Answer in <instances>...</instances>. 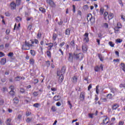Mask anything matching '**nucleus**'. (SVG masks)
<instances>
[{
  "label": "nucleus",
  "instance_id": "obj_34",
  "mask_svg": "<svg viewBox=\"0 0 125 125\" xmlns=\"http://www.w3.org/2000/svg\"><path fill=\"white\" fill-rule=\"evenodd\" d=\"M30 63L32 64V65H34L35 64V61L33 59H31L30 60Z\"/></svg>",
  "mask_w": 125,
  "mask_h": 125
},
{
  "label": "nucleus",
  "instance_id": "obj_40",
  "mask_svg": "<svg viewBox=\"0 0 125 125\" xmlns=\"http://www.w3.org/2000/svg\"><path fill=\"white\" fill-rule=\"evenodd\" d=\"M47 55L48 57H51V52L49 51H47Z\"/></svg>",
  "mask_w": 125,
  "mask_h": 125
},
{
  "label": "nucleus",
  "instance_id": "obj_11",
  "mask_svg": "<svg viewBox=\"0 0 125 125\" xmlns=\"http://www.w3.org/2000/svg\"><path fill=\"white\" fill-rule=\"evenodd\" d=\"M22 49L23 50H29V48H28V45H27L25 43L22 45Z\"/></svg>",
  "mask_w": 125,
  "mask_h": 125
},
{
  "label": "nucleus",
  "instance_id": "obj_20",
  "mask_svg": "<svg viewBox=\"0 0 125 125\" xmlns=\"http://www.w3.org/2000/svg\"><path fill=\"white\" fill-rule=\"evenodd\" d=\"M48 44L49 45H48V50H51V48H52V47H53V43H48Z\"/></svg>",
  "mask_w": 125,
  "mask_h": 125
},
{
  "label": "nucleus",
  "instance_id": "obj_28",
  "mask_svg": "<svg viewBox=\"0 0 125 125\" xmlns=\"http://www.w3.org/2000/svg\"><path fill=\"white\" fill-rule=\"evenodd\" d=\"M30 53H31V55H32V56H35V55L36 54V52H35V50H31Z\"/></svg>",
  "mask_w": 125,
  "mask_h": 125
},
{
  "label": "nucleus",
  "instance_id": "obj_53",
  "mask_svg": "<svg viewBox=\"0 0 125 125\" xmlns=\"http://www.w3.org/2000/svg\"><path fill=\"white\" fill-rule=\"evenodd\" d=\"M4 56V53H2V52H0V58L3 57Z\"/></svg>",
  "mask_w": 125,
  "mask_h": 125
},
{
  "label": "nucleus",
  "instance_id": "obj_31",
  "mask_svg": "<svg viewBox=\"0 0 125 125\" xmlns=\"http://www.w3.org/2000/svg\"><path fill=\"white\" fill-rule=\"evenodd\" d=\"M106 97L108 98V99H112V94H108Z\"/></svg>",
  "mask_w": 125,
  "mask_h": 125
},
{
  "label": "nucleus",
  "instance_id": "obj_59",
  "mask_svg": "<svg viewBox=\"0 0 125 125\" xmlns=\"http://www.w3.org/2000/svg\"><path fill=\"white\" fill-rule=\"evenodd\" d=\"M10 88L11 90L14 91V86L11 85L10 86Z\"/></svg>",
  "mask_w": 125,
  "mask_h": 125
},
{
  "label": "nucleus",
  "instance_id": "obj_60",
  "mask_svg": "<svg viewBox=\"0 0 125 125\" xmlns=\"http://www.w3.org/2000/svg\"><path fill=\"white\" fill-rule=\"evenodd\" d=\"M27 29L28 30H29V31H30V30H31V29H32V25H31V24L29 25L27 27Z\"/></svg>",
  "mask_w": 125,
  "mask_h": 125
},
{
  "label": "nucleus",
  "instance_id": "obj_61",
  "mask_svg": "<svg viewBox=\"0 0 125 125\" xmlns=\"http://www.w3.org/2000/svg\"><path fill=\"white\" fill-rule=\"evenodd\" d=\"M92 87V84H90L88 87V90H90V88Z\"/></svg>",
  "mask_w": 125,
  "mask_h": 125
},
{
  "label": "nucleus",
  "instance_id": "obj_55",
  "mask_svg": "<svg viewBox=\"0 0 125 125\" xmlns=\"http://www.w3.org/2000/svg\"><path fill=\"white\" fill-rule=\"evenodd\" d=\"M101 100L103 102H107V99H106V98H101Z\"/></svg>",
  "mask_w": 125,
  "mask_h": 125
},
{
  "label": "nucleus",
  "instance_id": "obj_29",
  "mask_svg": "<svg viewBox=\"0 0 125 125\" xmlns=\"http://www.w3.org/2000/svg\"><path fill=\"white\" fill-rule=\"evenodd\" d=\"M15 81L16 82H19V81H21V77L20 76H17L15 78Z\"/></svg>",
  "mask_w": 125,
  "mask_h": 125
},
{
  "label": "nucleus",
  "instance_id": "obj_9",
  "mask_svg": "<svg viewBox=\"0 0 125 125\" xmlns=\"http://www.w3.org/2000/svg\"><path fill=\"white\" fill-rule=\"evenodd\" d=\"M82 50L83 51V52H85L86 50H87V46L85 44H83L82 45Z\"/></svg>",
  "mask_w": 125,
  "mask_h": 125
},
{
  "label": "nucleus",
  "instance_id": "obj_8",
  "mask_svg": "<svg viewBox=\"0 0 125 125\" xmlns=\"http://www.w3.org/2000/svg\"><path fill=\"white\" fill-rule=\"evenodd\" d=\"M85 94V93L84 92H82L80 94V98H81V100L82 101H83V100H84Z\"/></svg>",
  "mask_w": 125,
  "mask_h": 125
},
{
  "label": "nucleus",
  "instance_id": "obj_16",
  "mask_svg": "<svg viewBox=\"0 0 125 125\" xmlns=\"http://www.w3.org/2000/svg\"><path fill=\"white\" fill-rule=\"evenodd\" d=\"M117 108H119V104H115L112 106V110H116Z\"/></svg>",
  "mask_w": 125,
  "mask_h": 125
},
{
  "label": "nucleus",
  "instance_id": "obj_47",
  "mask_svg": "<svg viewBox=\"0 0 125 125\" xmlns=\"http://www.w3.org/2000/svg\"><path fill=\"white\" fill-rule=\"evenodd\" d=\"M41 37H42V34L41 33H38V34L37 35L38 39H41Z\"/></svg>",
  "mask_w": 125,
  "mask_h": 125
},
{
  "label": "nucleus",
  "instance_id": "obj_38",
  "mask_svg": "<svg viewBox=\"0 0 125 125\" xmlns=\"http://www.w3.org/2000/svg\"><path fill=\"white\" fill-rule=\"evenodd\" d=\"M20 3H21V0H16V5H20Z\"/></svg>",
  "mask_w": 125,
  "mask_h": 125
},
{
  "label": "nucleus",
  "instance_id": "obj_58",
  "mask_svg": "<svg viewBox=\"0 0 125 125\" xmlns=\"http://www.w3.org/2000/svg\"><path fill=\"white\" fill-rule=\"evenodd\" d=\"M125 122L124 121H120L119 123V125H124Z\"/></svg>",
  "mask_w": 125,
  "mask_h": 125
},
{
  "label": "nucleus",
  "instance_id": "obj_17",
  "mask_svg": "<svg viewBox=\"0 0 125 125\" xmlns=\"http://www.w3.org/2000/svg\"><path fill=\"white\" fill-rule=\"evenodd\" d=\"M72 82H73V83H76L78 82V78H77V77H73Z\"/></svg>",
  "mask_w": 125,
  "mask_h": 125
},
{
  "label": "nucleus",
  "instance_id": "obj_52",
  "mask_svg": "<svg viewBox=\"0 0 125 125\" xmlns=\"http://www.w3.org/2000/svg\"><path fill=\"white\" fill-rule=\"evenodd\" d=\"M32 113L30 112H26V117H29V116H30V115H31Z\"/></svg>",
  "mask_w": 125,
  "mask_h": 125
},
{
  "label": "nucleus",
  "instance_id": "obj_32",
  "mask_svg": "<svg viewBox=\"0 0 125 125\" xmlns=\"http://www.w3.org/2000/svg\"><path fill=\"white\" fill-rule=\"evenodd\" d=\"M51 110L53 111V112H56L57 109H56V107L53 106L51 107Z\"/></svg>",
  "mask_w": 125,
  "mask_h": 125
},
{
  "label": "nucleus",
  "instance_id": "obj_64",
  "mask_svg": "<svg viewBox=\"0 0 125 125\" xmlns=\"http://www.w3.org/2000/svg\"><path fill=\"white\" fill-rule=\"evenodd\" d=\"M120 87H125V85L124 84H121L120 85Z\"/></svg>",
  "mask_w": 125,
  "mask_h": 125
},
{
  "label": "nucleus",
  "instance_id": "obj_25",
  "mask_svg": "<svg viewBox=\"0 0 125 125\" xmlns=\"http://www.w3.org/2000/svg\"><path fill=\"white\" fill-rule=\"evenodd\" d=\"M53 95H54V92H49V94H48V96H49V97H50V98H51V97H53Z\"/></svg>",
  "mask_w": 125,
  "mask_h": 125
},
{
  "label": "nucleus",
  "instance_id": "obj_46",
  "mask_svg": "<svg viewBox=\"0 0 125 125\" xmlns=\"http://www.w3.org/2000/svg\"><path fill=\"white\" fill-rule=\"evenodd\" d=\"M56 38H57V35L56 34H54L53 35V40L55 41L56 40Z\"/></svg>",
  "mask_w": 125,
  "mask_h": 125
},
{
  "label": "nucleus",
  "instance_id": "obj_33",
  "mask_svg": "<svg viewBox=\"0 0 125 125\" xmlns=\"http://www.w3.org/2000/svg\"><path fill=\"white\" fill-rule=\"evenodd\" d=\"M14 54L13 52H10L8 54V56L9 57H11V58H12L13 57Z\"/></svg>",
  "mask_w": 125,
  "mask_h": 125
},
{
  "label": "nucleus",
  "instance_id": "obj_24",
  "mask_svg": "<svg viewBox=\"0 0 125 125\" xmlns=\"http://www.w3.org/2000/svg\"><path fill=\"white\" fill-rule=\"evenodd\" d=\"M59 99H60V98H59V96H55L54 97V100H55V101H58Z\"/></svg>",
  "mask_w": 125,
  "mask_h": 125
},
{
  "label": "nucleus",
  "instance_id": "obj_12",
  "mask_svg": "<svg viewBox=\"0 0 125 125\" xmlns=\"http://www.w3.org/2000/svg\"><path fill=\"white\" fill-rule=\"evenodd\" d=\"M1 65H4L6 63V59L2 58L0 61Z\"/></svg>",
  "mask_w": 125,
  "mask_h": 125
},
{
  "label": "nucleus",
  "instance_id": "obj_37",
  "mask_svg": "<svg viewBox=\"0 0 125 125\" xmlns=\"http://www.w3.org/2000/svg\"><path fill=\"white\" fill-rule=\"evenodd\" d=\"M16 20L17 22H19V21H21V20H22V19L20 17H18L16 18Z\"/></svg>",
  "mask_w": 125,
  "mask_h": 125
},
{
  "label": "nucleus",
  "instance_id": "obj_6",
  "mask_svg": "<svg viewBox=\"0 0 125 125\" xmlns=\"http://www.w3.org/2000/svg\"><path fill=\"white\" fill-rule=\"evenodd\" d=\"M58 72H60L61 75H63V74H65V72H66V67L62 66V67L61 70L59 71Z\"/></svg>",
  "mask_w": 125,
  "mask_h": 125
},
{
  "label": "nucleus",
  "instance_id": "obj_39",
  "mask_svg": "<svg viewBox=\"0 0 125 125\" xmlns=\"http://www.w3.org/2000/svg\"><path fill=\"white\" fill-rule=\"evenodd\" d=\"M33 106L36 108H39V107H40V104L39 103L35 104H34Z\"/></svg>",
  "mask_w": 125,
  "mask_h": 125
},
{
  "label": "nucleus",
  "instance_id": "obj_49",
  "mask_svg": "<svg viewBox=\"0 0 125 125\" xmlns=\"http://www.w3.org/2000/svg\"><path fill=\"white\" fill-rule=\"evenodd\" d=\"M20 92L21 93H24L25 89H24V88H21Z\"/></svg>",
  "mask_w": 125,
  "mask_h": 125
},
{
  "label": "nucleus",
  "instance_id": "obj_42",
  "mask_svg": "<svg viewBox=\"0 0 125 125\" xmlns=\"http://www.w3.org/2000/svg\"><path fill=\"white\" fill-rule=\"evenodd\" d=\"M34 96L37 97L38 95H39V92L35 91L33 93Z\"/></svg>",
  "mask_w": 125,
  "mask_h": 125
},
{
  "label": "nucleus",
  "instance_id": "obj_19",
  "mask_svg": "<svg viewBox=\"0 0 125 125\" xmlns=\"http://www.w3.org/2000/svg\"><path fill=\"white\" fill-rule=\"evenodd\" d=\"M108 18L109 20H111V19H113L114 18V14L113 13H110L108 15Z\"/></svg>",
  "mask_w": 125,
  "mask_h": 125
},
{
  "label": "nucleus",
  "instance_id": "obj_45",
  "mask_svg": "<svg viewBox=\"0 0 125 125\" xmlns=\"http://www.w3.org/2000/svg\"><path fill=\"white\" fill-rule=\"evenodd\" d=\"M109 44L111 46V47H114V45H115V44L113 43V42H109Z\"/></svg>",
  "mask_w": 125,
  "mask_h": 125
},
{
  "label": "nucleus",
  "instance_id": "obj_35",
  "mask_svg": "<svg viewBox=\"0 0 125 125\" xmlns=\"http://www.w3.org/2000/svg\"><path fill=\"white\" fill-rule=\"evenodd\" d=\"M104 18L105 19V20H106V17H107V16H108V12H104Z\"/></svg>",
  "mask_w": 125,
  "mask_h": 125
},
{
  "label": "nucleus",
  "instance_id": "obj_23",
  "mask_svg": "<svg viewBox=\"0 0 125 125\" xmlns=\"http://www.w3.org/2000/svg\"><path fill=\"white\" fill-rule=\"evenodd\" d=\"M70 45L72 47H74L75 46V41L74 40H72L70 43Z\"/></svg>",
  "mask_w": 125,
  "mask_h": 125
},
{
  "label": "nucleus",
  "instance_id": "obj_3",
  "mask_svg": "<svg viewBox=\"0 0 125 125\" xmlns=\"http://www.w3.org/2000/svg\"><path fill=\"white\" fill-rule=\"evenodd\" d=\"M57 76H59V83H61L62 82H63V80H64V77H63L62 74H60V71L57 72Z\"/></svg>",
  "mask_w": 125,
  "mask_h": 125
},
{
  "label": "nucleus",
  "instance_id": "obj_51",
  "mask_svg": "<svg viewBox=\"0 0 125 125\" xmlns=\"http://www.w3.org/2000/svg\"><path fill=\"white\" fill-rule=\"evenodd\" d=\"M32 121V118H28L26 119L27 123H30Z\"/></svg>",
  "mask_w": 125,
  "mask_h": 125
},
{
  "label": "nucleus",
  "instance_id": "obj_1",
  "mask_svg": "<svg viewBox=\"0 0 125 125\" xmlns=\"http://www.w3.org/2000/svg\"><path fill=\"white\" fill-rule=\"evenodd\" d=\"M73 56L76 60H79V61L83 60V53H78L77 51L74 52Z\"/></svg>",
  "mask_w": 125,
  "mask_h": 125
},
{
  "label": "nucleus",
  "instance_id": "obj_41",
  "mask_svg": "<svg viewBox=\"0 0 125 125\" xmlns=\"http://www.w3.org/2000/svg\"><path fill=\"white\" fill-rule=\"evenodd\" d=\"M121 26H118L117 27H115L114 28V30L115 31V32H119L120 30H119V29H120Z\"/></svg>",
  "mask_w": 125,
  "mask_h": 125
},
{
  "label": "nucleus",
  "instance_id": "obj_26",
  "mask_svg": "<svg viewBox=\"0 0 125 125\" xmlns=\"http://www.w3.org/2000/svg\"><path fill=\"white\" fill-rule=\"evenodd\" d=\"M98 56L101 61H103L104 60L103 59V57H102V55L99 54Z\"/></svg>",
  "mask_w": 125,
  "mask_h": 125
},
{
  "label": "nucleus",
  "instance_id": "obj_4",
  "mask_svg": "<svg viewBox=\"0 0 125 125\" xmlns=\"http://www.w3.org/2000/svg\"><path fill=\"white\" fill-rule=\"evenodd\" d=\"M83 41L84 42H89V38H88V33H86L83 35Z\"/></svg>",
  "mask_w": 125,
  "mask_h": 125
},
{
  "label": "nucleus",
  "instance_id": "obj_27",
  "mask_svg": "<svg viewBox=\"0 0 125 125\" xmlns=\"http://www.w3.org/2000/svg\"><path fill=\"white\" fill-rule=\"evenodd\" d=\"M9 94H10L11 96H14V95H15V92H14V91L11 90L9 92Z\"/></svg>",
  "mask_w": 125,
  "mask_h": 125
},
{
  "label": "nucleus",
  "instance_id": "obj_30",
  "mask_svg": "<svg viewBox=\"0 0 125 125\" xmlns=\"http://www.w3.org/2000/svg\"><path fill=\"white\" fill-rule=\"evenodd\" d=\"M25 43L27 45L28 49H30V47L32 46V45L31 44H29V42L25 41Z\"/></svg>",
  "mask_w": 125,
  "mask_h": 125
},
{
  "label": "nucleus",
  "instance_id": "obj_43",
  "mask_svg": "<svg viewBox=\"0 0 125 125\" xmlns=\"http://www.w3.org/2000/svg\"><path fill=\"white\" fill-rule=\"evenodd\" d=\"M4 101L3 99H0V105H3Z\"/></svg>",
  "mask_w": 125,
  "mask_h": 125
},
{
  "label": "nucleus",
  "instance_id": "obj_48",
  "mask_svg": "<svg viewBox=\"0 0 125 125\" xmlns=\"http://www.w3.org/2000/svg\"><path fill=\"white\" fill-rule=\"evenodd\" d=\"M83 8L84 9H85V10H87V9H88V5H85L83 6Z\"/></svg>",
  "mask_w": 125,
  "mask_h": 125
},
{
  "label": "nucleus",
  "instance_id": "obj_14",
  "mask_svg": "<svg viewBox=\"0 0 125 125\" xmlns=\"http://www.w3.org/2000/svg\"><path fill=\"white\" fill-rule=\"evenodd\" d=\"M70 32H71V29L70 28H67L65 30V34L67 36H70Z\"/></svg>",
  "mask_w": 125,
  "mask_h": 125
},
{
  "label": "nucleus",
  "instance_id": "obj_21",
  "mask_svg": "<svg viewBox=\"0 0 125 125\" xmlns=\"http://www.w3.org/2000/svg\"><path fill=\"white\" fill-rule=\"evenodd\" d=\"M121 68L125 72V64L124 63L121 64Z\"/></svg>",
  "mask_w": 125,
  "mask_h": 125
},
{
  "label": "nucleus",
  "instance_id": "obj_54",
  "mask_svg": "<svg viewBox=\"0 0 125 125\" xmlns=\"http://www.w3.org/2000/svg\"><path fill=\"white\" fill-rule=\"evenodd\" d=\"M121 19H122V20L124 21V22H125V16L122 15L121 16Z\"/></svg>",
  "mask_w": 125,
  "mask_h": 125
},
{
  "label": "nucleus",
  "instance_id": "obj_50",
  "mask_svg": "<svg viewBox=\"0 0 125 125\" xmlns=\"http://www.w3.org/2000/svg\"><path fill=\"white\" fill-rule=\"evenodd\" d=\"M98 87H99V86H98V85L96 86V92L97 94H98V93H99Z\"/></svg>",
  "mask_w": 125,
  "mask_h": 125
},
{
  "label": "nucleus",
  "instance_id": "obj_22",
  "mask_svg": "<svg viewBox=\"0 0 125 125\" xmlns=\"http://www.w3.org/2000/svg\"><path fill=\"white\" fill-rule=\"evenodd\" d=\"M39 10H40V11H41V12H42V13H45V9H44L42 7L39 8Z\"/></svg>",
  "mask_w": 125,
  "mask_h": 125
},
{
  "label": "nucleus",
  "instance_id": "obj_56",
  "mask_svg": "<svg viewBox=\"0 0 125 125\" xmlns=\"http://www.w3.org/2000/svg\"><path fill=\"white\" fill-rule=\"evenodd\" d=\"M117 42H119V43L123 42V40H121L120 39H118L116 40Z\"/></svg>",
  "mask_w": 125,
  "mask_h": 125
},
{
  "label": "nucleus",
  "instance_id": "obj_62",
  "mask_svg": "<svg viewBox=\"0 0 125 125\" xmlns=\"http://www.w3.org/2000/svg\"><path fill=\"white\" fill-rule=\"evenodd\" d=\"M64 44H65V42H63L62 43H61L60 44V46H61V47H62V46H63V45H64Z\"/></svg>",
  "mask_w": 125,
  "mask_h": 125
},
{
  "label": "nucleus",
  "instance_id": "obj_57",
  "mask_svg": "<svg viewBox=\"0 0 125 125\" xmlns=\"http://www.w3.org/2000/svg\"><path fill=\"white\" fill-rule=\"evenodd\" d=\"M67 103H68V105H69V106H70V108L72 109V104H71V102H70V101H68L67 102Z\"/></svg>",
  "mask_w": 125,
  "mask_h": 125
},
{
  "label": "nucleus",
  "instance_id": "obj_15",
  "mask_svg": "<svg viewBox=\"0 0 125 125\" xmlns=\"http://www.w3.org/2000/svg\"><path fill=\"white\" fill-rule=\"evenodd\" d=\"M110 91L112 93H115V92H117V91H118V89H117L115 87H113V88H110Z\"/></svg>",
  "mask_w": 125,
  "mask_h": 125
},
{
  "label": "nucleus",
  "instance_id": "obj_13",
  "mask_svg": "<svg viewBox=\"0 0 125 125\" xmlns=\"http://www.w3.org/2000/svg\"><path fill=\"white\" fill-rule=\"evenodd\" d=\"M14 104H16V105H17L18 104V103L19 102V99H18V98H15L13 99Z\"/></svg>",
  "mask_w": 125,
  "mask_h": 125
},
{
  "label": "nucleus",
  "instance_id": "obj_7",
  "mask_svg": "<svg viewBox=\"0 0 125 125\" xmlns=\"http://www.w3.org/2000/svg\"><path fill=\"white\" fill-rule=\"evenodd\" d=\"M46 2L51 6H54V2L52 0H46Z\"/></svg>",
  "mask_w": 125,
  "mask_h": 125
},
{
  "label": "nucleus",
  "instance_id": "obj_36",
  "mask_svg": "<svg viewBox=\"0 0 125 125\" xmlns=\"http://www.w3.org/2000/svg\"><path fill=\"white\" fill-rule=\"evenodd\" d=\"M100 70V67L98 66H96L95 67V72H99V70Z\"/></svg>",
  "mask_w": 125,
  "mask_h": 125
},
{
  "label": "nucleus",
  "instance_id": "obj_5",
  "mask_svg": "<svg viewBox=\"0 0 125 125\" xmlns=\"http://www.w3.org/2000/svg\"><path fill=\"white\" fill-rule=\"evenodd\" d=\"M10 6L12 10H14L16 9V3L14 1H12L10 3Z\"/></svg>",
  "mask_w": 125,
  "mask_h": 125
},
{
  "label": "nucleus",
  "instance_id": "obj_10",
  "mask_svg": "<svg viewBox=\"0 0 125 125\" xmlns=\"http://www.w3.org/2000/svg\"><path fill=\"white\" fill-rule=\"evenodd\" d=\"M68 61H69V62H73V55L70 53L68 56Z\"/></svg>",
  "mask_w": 125,
  "mask_h": 125
},
{
  "label": "nucleus",
  "instance_id": "obj_2",
  "mask_svg": "<svg viewBox=\"0 0 125 125\" xmlns=\"http://www.w3.org/2000/svg\"><path fill=\"white\" fill-rule=\"evenodd\" d=\"M87 21H90L91 23H94L95 22V20L94 18L92 17V15L91 14H88L87 16Z\"/></svg>",
  "mask_w": 125,
  "mask_h": 125
},
{
  "label": "nucleus",
  "instance_id": "obj_44",
  "mask_svg": "<svg viewBox=\"0 0 125 125\" xmlns=\"http://www.w3.org/2000/svg\"><path fill=\"white\" fill-rule=\"evenodd\" d=\"M103 12H104V9L103 8H101L100 10V13H101L102 15H103Z\"/></svg>",
  "mask_w": 125,
  "mask_h": 125
},
{
  "label": "nucleus",
  "instance_id": "obj_18",
  "mask_svg": "<svg viewBox=\"0 0 125 125\" xmlns=\"http://www.w3.org/2000/svg\"><path fill=\"white\" fill-rule=\"evenodd\" d=\"M109 123V119L108 118H106L104 120H103V123L104 125H107Z\"/></svg>",
  "mask_w": 125,
  "mask_h": 125
},
{
  "label": "nucleus",
  "instance_id": "obj_63",
  "mask_svg": "<svg viewBox=\"0 0 125 125\" xmlns=\"http://www.w3.org/2000/svg\"><path fill=\"white\" fill-rule=\"evenodd\" d=\"M56 105H57L58 107H59V106L61 105V103L59 102H58V103H56Z\"/></svg>",
  "mask_w": 125,
  "mask_h": 125
}]
</instances>
